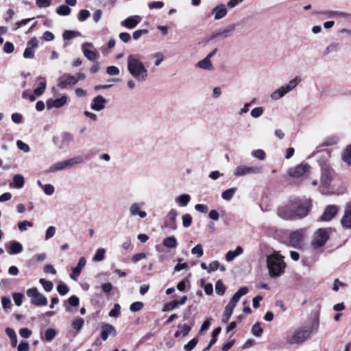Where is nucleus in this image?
<instances>
[{"label":"nucleus","instance_id":"1","mask_svg":"<svg viewBox=\"0 0 351 351\" xmlns=\"http://www.w3.org/2000/svg\"><path fill=\"white\" fill-rule=\"evenodd\" d=\"M309 207L308 202L297 200L279 209L278 215L285 220L300 219L308 215Z\"/></svg>","mask_w":351,"mask_h":351},{"label":"nucleus","instance_id":"35","mask_svg":"<svg viewBox=\"0 0 351 351\" xmlns=\"http://www.w3.org/2000/svg\"><path fill=\"white\" fill-rule=\"evenodd\" d=\"M197 66L201 69L207 70H213V66L211 63V61L208 60V58H206V57L197 62Z\"/></svg>","mask_w":351,"mask_h":351},{"label":"nucleus","instance_id":"6","mask_svg":"<svg viewBox=\"0 0 351 351\" xmlns=\"http://www.w3.org/2000/svg\"><path fill=\"white\" fill-rule=\"evenodd\" d=\"M83 158L82 156H75L70 159L59 161L52 165L48 169V173H55L60 171L71 169L75 165L82 162Z\"/></svg>","mask_w":351,"mask_h":351},{"label":"nucleus","instance_id":"11","mask_svg":"<svg viewBox=\"0 0 351 351\" xmlns=\"http://www.w3.org/2000/svg\"><path fill=\"white\" fill-rule=\"evenodd\" d=\"M306 237V232L305 229H299L290 234L289 242L291 246L295 248H301L303 242Z\"/></svg>","mask_w":351,"mask_h":351},{"label":"nucleus","instance_id":"23","mask_svg":"<svg viewBox=\"0 0 351 351\" xmlns=\"http://www.w3.org/2000/svg\"><path fill=\"white\" fill-rule=\"evenodd\" d=\"M86 47H90L93 48V45L91 43H84L82 44V49L84 56L89 60H95L98 56L97 53L93 50L88 49L86 48Z\"/></svg>","mask_w":351,"mask_h":351},{"label":"nucleus","instance_id":"34","mask_svg":"<svg viewBox=\"0 0 351 351\" xmlns=\"http://www.w3.org/2000/svg\"><path fill=\"white\" fill-rule=\"evenodd\" d=\"M5 333L10 339L12 346L14 348L16 347L17 345V337L14 329L11 328H6Z\"/></svg>","mask_w":351,"mask_h":351},{"label":"nucleus","instance_id":"40","mask_svg":"<svg viewBox=\"0 0 351 351\" xmlns=\"http://www.w3.org/2000/svg\"><path fill=\"white\" fill-rule=\"evenodd\" d=\"M236 191H237L236 188L228 189L222 193L221 197L225 200H230L233 197Z\"/></svg>","mask_w":351,"mask_h":351},{"label":"nucleus","instance_id":"16","mask_svg":"<svg viewBox=\"0 0 351 351\" xmlns=\"http://www.w3.org/2000/svg\"><path fill=\"white\" fill-rule=\"evenodd\" d=\"M338 213V208L335 205H328L326 207L323 214L320 217L322 221H330Z\"/></svg>","mask_w":351,"mask_h":351},{"label":"nucleus","instance_id":"9","mask_svg":"<svg viewBox=\"0 0 351 351\" xmlns=\"http://www.w3.org/2000/svg\"><path fill=\"white\" fill-rule=\"evenodd\" d=\"M263 171V167L258 166H246V165H239L237 166L233 172V174L236 177L245 176L250 174H259Z\"/></svg>","mask_w":351,"mask_h":351},{"label":"nucleus","instance_id":"39","mask_svg":"<svg viewBox=\"0 0 351 351\" xmlns=\"http://www.w3.org/2000/svg\"><path fill=\"white\" fill-rule=\"evenodd\" d=\"M226 287L223 285L222 280H219L216 282L215 291L218 295H223L226 291Z\"/></svg>","mask_w":351,"mask_h":351},{"label":"nucleus","instance_id":"19","mask_svg":"<svg viewBox=\"0 0 351 351\" xmlns=\"http://www.w3.org/2000/svg\"><path fill=\"white\" fill-rule=\"evenodd\" d=\"M178 215V213L175 209H171L167 214L168 220L165 222V226L171 230H176L177 228L176 217Z\"/></svg>","mask_w":351,"mask_h":351},{"label":"nucleus","instance_id":"49","mask_svg":"<svg viewBox=\"0 0 351 351\" xmlns=\"http://www.w3.org/2000/svg\"><path fill=\"white\" fill-rule=\"evenodd\" d=\"M252 332L256 337H261L263 334V328L259 323H256L252 328Z\"/></svg>","mask_w":351,"mask_h":351},{"label":"nucleus","instance_id":"24","mask_svg":"<svg viewBox=\"0 0 351 351\" xmlns=\"http://www.w3.org/2000/svg\"><path fill=\"white\" fill-rule=\"evenodd\" d=\"M44 90L34 89V91H32L31 89H27L23 93L22 96L24 99H29L31 101H34L37 97L43 94Z\"/></svg>","mask_w":351,"mask_h":351},{"label":"nucleus","instance_id":"36","mask_svg":"<svg viewBox=\"0 0 351 351\" xmlns=\"http://www.w3.org/2000/svg\"><path fill=\"white\" fill-rule=\"evenodd\" d=\"M25 180L22 175L16 174L13 177V184L15 188L21 189L24 186Z\"/></svg>","mask_w":351,"mask_h":351},{"label":"nucleus","instance_id":"33","mask_svg":"<svg viewBox=\"0 0 351 351\" xmlns=\"http://www.w3.org/2000/svg\"><path fill=\"white\" fill-rule=\"evenodd\" d=\"M191 200V196L188 194H182L176 198V202L182 207L186 206Z\"/></svg>","mask_w":351,"mask_h":351},{"label":"nucleus","instance_id":"59","mask_svg":"<svg viewBox=\"0 0 351 351\" xmlns=\"http://www.w3.org/2000/svg\"><path fill=\"white\" fill-rule=\"evenodd\" d=\"M16 145L19 149L23 151L25 153H27L29 152L30 149H29V145L27 143L23 142L22 141H20V140L17 141Z\"/></svg>","mask_w":351,"mask_h":351},{"label":"nucleus","instance_id":"30","mask_svg":"<svg viewBox=\"0 0 351 351\" xmlns=\"http://www.w3.org/2000/svg\"><path fill=\"white\" fill-rule=\"evenodd\" d=\"M23 251V246L22 245L17 241H12L10 245L9 250H8V252L10 254H19Z\"/></svg>","mask_w":351,"mask_h":351},{"label":"nucleus","instance_id":"27","mask_svg":"<svg viewBox=\"0 0 351 351\" xmlns=\"http://www.w3.org/2000/svg\"><path fill=\"white\" fill-rule=\"evenodd\" d=\"M227 9L223 4H220L216 6L212 10V13L214 14L215 20H220L227 14Z\"/></svg>","mask_w":351,"mask_h":351},{"label":"nucleus","instance_id":"47","mask_svg":"<svg viewBox=\"0 0 351 351\" xmlns=\"http://www.w3.org/2000/svg\"><path fill=\"white\" fill-rule=\"evenodd\" d=\"M191 253L193 255H196L199 258L202 257L204 254L202 245L201 244L196 245L194 247L192 248Z\"/></svg>","mask_w":351,"mask_h":351},{"label":"nucleus","instance_id":"28","mask_svg":"<svg viewBox=\"0 0 351 351\" xmlns=\"http://www.w3.org/2000/svg\"><path fill=\"white\" fill-rule=\"evenodd\" d=\"M318 14L319 15H324L327 18H332L337 16H341L343 17H345L346 19H351V14L345 13V12H335V11H324V12H318Z\"/></svg>","mask_w":351,"mask_h":351},{"label":"nucleus","instance_id":"10","mask_svg":"<svg viewBox=\"0 0 351 351\" xmlns=\"http://www.w3.org/2000/svg\"><path fill=\"white\" fill-rule=\"evenodd\" d=\"M53 143L60 149H64L73 142V136L69 132H63L60 136H56L53 137Z\"/></svg>","mask_w":351,"mask_h":351},{"label":"nucleus","instance_id":"56","mask_svg":"<svg viewBox=\"0 0 351 351\" xmlns=\"http://www.w3.org/2000/svg\"><path fill=\"white\" fill-rule=\"evenodd\" d=\"M32 227L33 223L28 221H23L18 223V227L21 232H24L27 230L26 227Z\"/></svg>","mask_w":351,"mask_h":351},{"label":"nucleus","instance_id":"26","mask_svg":"<svg viewBox=\"0 0 351 351\" xmlns=\"http://www.w3.org/2000/svg\"><path fill=\"white\" fill-rule=\"evenodd\" d=\"M332 180L331 171L328 168H323L322 170L321 175V184L324 187L329 186Z\"/></svg>","mask_w":351,"mask_h":351},{"label":"nucleus","instance_id":"17","mask_svg":"<svg viewBox=\"0 0 351 351\" xmlns=\"http://www.w3.org/2000/svg\"><path fill=\"white\" fill-rule=\"evenodd\" d=\"M236 26L232 24L223 29L222 31L213 34L210 38V40L225 39L230 36V34L235 30Z\"/></svg>","mask_w":351,"mask_h":351},{"label":"nucleus","instance_id":"21","mask_svg":"<svg viewBox=\"0 0 351 351\" xmlns=\"http://www.w3.org/2000/svg\"><path fill=\"white\" fill-rule=\"evenodd\" d=\"M141 21V18L138 15H135L128 17L125 21L121 23V25L128 29H133L137 26Z\"/></svg>","mask_w":351,"mask_h":351},{"label":"nucleus","instance_id":"13","mask_svg":"<svg viewBox=\"0 0 351 351\" xmlns=\"http://www.w3.org/2000/svg\"><path fill=\"white\" fill-rule=\"evenodd\" d=\"M145 206V203L141 202H134L129 208V212L130 215L133 217L138 216L141 219H144L147 217V213L143 210Z\"/></svg>","mask_w":351,"mask_h":351},{"label":"nucleus","instance_id":"32","mask_svg":"<svg viewBox=\"0 0 351 351\" xmlns=\"http://www.w3.org/2000/svg\"><path fill=\"white\" fill-rule=\"evenodd\" d=\"M341 158L343 161L346 163L347 165L351 167V144L346 147L343 150Z\"/></svg>","mask_w":351,"mask_h":351},{"label":"nucleus","instance_id":"62","mask_svg":"<svg viewBox=\"0 0 351 351\" xmlns=\"http://www.w3.org/2000/svg\"><path fill=\"white\" fill-rule=\"evenodd\" d=\"M197 339L196 338L192 339L187 344L184 346V350L186 351H191L197 343Z\"/></svg>","mask_w":351,"mask_h":351},{"label":"nucleus","instance_id":"41","mask_svg":"<svg viewBox=\"0 0 351 351\" xmlns=\"http://www.w3.org/2000/svg\"><path fill=\"white\" fill-rule=\"evenodd\" d=\"M24 295L21 293L15 292L12 293V298L14 300V304L17 306H20L23 304Z\"/></svg>","mask_w":351,"mask_h":351},{"label":"nucleus","instance_id":"46","mask_svg":"<svg viewBox=\"0 0 351 351\" xmlns=\"http://www.w3.org/2000/svg\"><path fill=\"white\" fill-rule=\"evenodd\" d=\"M290 89H277L274 91L271 97L273 99H278L285 95Z\"/></svg>","mask_w":351,"mask_h":351},{"label":"nucleus","instance_id":"15","mask_svg":"<svg viewBox=\"0 0 351 351\" xmlns=\"http://www.w3.org/2000/svg\"><path fill=\"white\" fill-rule=\"evenodd\" d=\"M67 102V97L66 95H62L60 98L56 99H49L46 101V106L48 110H50L53 108H60L64 106Z\"/></svg>","mask_w":351,"mask_h":351},{"label":"nucleus","instance_id":"18","mask_svg":"<svg viewBox=\"0 0 351 351\" xmlns=\"http://www.w3.org/2000/svg\"><path fill=\"white\" fill-rule=\"evenodd\" d=\"M101 337L103 341H106L109 335L116 336V328L111 324L104 323L101 326Z\"/></svg>","mask_w":351,"mask_h":351},{"label":"nucleus","instance_id":"51","mask_svg":"<svg viewBox=\"0 0 351 351\" xmlns=\"http://www.w3.org/2000/svg\"><path fill=\"white\" fill-rule=\"evenodd\" d=\"M121 313V306L118 304L114 305L113 308L109 312V316L112 317H117Z\"/></svg>","mask_w":351,"mask_h":351},{"label":"nucleus","instance_id":"38","mask_svg":"<svg viewBox=\"0 0 351 351\" xmlns=\"http://www.w3.org/2000/svg\"><path fill=\"white\" fill-rule=\"evenodd\" d=\"M84 324V320L82 317H78L75 319L72 323V327L76 330V331L78 332L82 328L83 325Z\"/></svg>","mask_w":351,"mask_h":351},{"label":"nucleus","instance_id":"52","mask_svg":"<svg viewBox=\"0 0 351 351\" xmlns=\"http://www.w3.org/2000/svg\"><path fill=\"white\" fill-rule=\"evenodd\" d=\"M340 48L339 44L337 43H332L330 44L325 50V53L328 54L331 52L337 51Z\"/></svg>","mask_w":351,"mask_h":351},{"label":"nucleus","instance_id":"5","mask_svg":"<svg viewBox=\"0 0 351 351\" xmlns=\"http://www.w3.org/2000/svg\"><path fill=\"white\" fill-rule=\"evenodd\" d=\"M249 290L247 287H241L230 299L229 303L225 308L223 315L222 316L221 321L223 323H227L232 315L234 308L237 306V304L239 301L241 296L247 294Z\"/></svg>","mask_w":351,"mask_h":351},{"label":"nucleus","instance_id":"44","mask_svg":"<svg viewBox=\"0 0 351 351\" xmlns=\"http://www.w3.org/2000/svg\"><path fill=\"white\" fill-rule=\"evenodd\" d=\"M57 332L55 329L53 328H48L45 333L44 339L47 341H51L52 339H54L56 337Z\"/></svg>","mask_w":351,"mask_h":351},{"label":"nucleus","instance_id":"2","mask_svg":"<svg viewBox=\"0 0 351 351\" xmlns=\"http://www.w3.org/2000/svg\"><path fill=\"white\" fill-rule=\"evenodd\" d=\"M267 267L271 278L280 276L285 272L286 267L284 256L278 252H274L269 255L267 257Z\"/></svg>","mask_w":351,"mask_h":351},{"label":"nucleus","instance_id":"57","mask_svg":"<svg viewBox=\"0 0 351 351\" xmlns=\"http://www.w3.org/2000/svg\"><path fill=\"white\" fill-rule=\"evenodd\" d=\"M43 190L46 195H51L54 193L55 189L52 184H46L43 186Z\"/></svg>","mask_w":351,"mask_h":351},{"label":"nucleus","instance_id":"29","mask_svg":"<svg viewBox=\"0 0 351 351\" xmlns=\"http://www.w3.org/2000/svg\"><path fill=\"white\" fill-rule=\"evenodd\" d=\"M243 252V248L241 246H237L235 250H230L226 253V259L227 261L230 262L233 261L237 256L241 255Z\"/></svg>","mask_w":351,"mask_h":351},{"label":"nucleus","instance_id":"31","mask_svg":"<svg viewBox=\"0 0 351 351\" xmlns=\"http://www.w3.org/2000/svg\"><path fill=\"white\" fill-rule=\"evenodd\" d=\"M162 245L169 249L176 248L178 245L177 239L173 236L167 237L164 239Z\"/></svg>","mask_w":351,"mask_h":351},{"label":"nucleus","instance_id":"8","mask_svg":"<svg viewBox=\"0 0 351 351\" xmlns=\"http://www.w3.org/2000/svg\"><path fill=\"white\" fill-rule=\"evenodd\" d=\"M27 297L31 300V304L37 306H46L48 303L47 298L40 293L38 289L32 287L26 291Z\"/></svg>","mask_w":351,"mask_h":351},{"label":"nucleus","instance_id":"64","mask_svg":"<svg viewBox=\"0 0 351 351\" xmlns=\"http://www.w3.org/2000/svg\"><path fill=\"white\" fill-rule=\"evenodd\" d=\"M58 292L62 295H64L69 292V288L68 287L64 284H60L57 287Z\"/></svg>","mask_w":351,"mask_h":351},{"label":"nucleus","instance_id":"60","mask_svg":"<svg viewBox=\"0 0 351 351\" xmlns=\"http://www.w3.org/2000/svg\"><path fill=\"white\" fill-rule=\"evenodd\" d=\"M56 229L54 226H49L45 233V240H49L52 238L56 234Z\"/></svg>","mask_w":351,"mask_h":351},{"label":"nucleus","instance_id":"48","mask_svg":"<svg viewBox=\"0 0 351 351\" xmlns=\"http://www.w3.org/2000/svg\"><path fill=\"white\" fill-rule=\"evenodd\" d=\"M39 282L43 285L44 289L49 292L51 291L53 287V285L51 281H47L44 278H40Z\"/></svg>","mask_w":351,"mask_h":351},{"label":"nucleus","instance_id":"55","mask_svg":"<svg viewBox=\"0 0 351 351\" xmlns=\"http://www.w3.org/2000/svg\"><path fill=\"white\" fill-rule=\"evenodd\" d=\"M252 156L259 160H264L265 158V153L263 149H256L252 152Z\"/></svg>","mask_w":351,"mask_h":351},{"label":"nucleus","instance_id":"63","mask_svg":"<svg viewBox=\"0 0 351 351\" xmlns=\"http://www.w3.org/2000/svg\"><path fill=\"white\" fill-rule=\"evenodd\" d=\"M263 110L262 108L257 107V108H253L251 110L250 114H251L252 117H253L254 118H258L259 117H261L263 114Z\"/></svg>","mask_w":351,"mask_h":351},{"label":"nucleus","instance_id":"25","mask_svg":"<svg viewBox=\"0 0 351 351\" xmlns=\"http://www.w3.org/2000/svg\"><path fill=\"white\" fill-rule=\"evenodd\" d=\"M106 103V99L101 95H98L93 99L91 108L96 111H100L105 108Z\"/></svg>","mask_w":351,"mask_h":351},{"label":"nucleus","instance_id":"53","mask_svg":"<svg viewBox=\"0 0 351 351\" xmlns=\"http://www.w3.org/2000/svg\"><path fill=\"white\" fill-rule=\"evenodd\" d=\"M143 306L144 304L142 302H135L130 305V310L132 312H137L141 310L143 308Z\"/></svg>","mask_w":351,"mask_h":351},{"label":"nucleus","instance_id":"58","mask_svg":"<svg viewBox=\"0 0 351 351\" xmlns=\"http://www.w3.org/2000/svg\"><path fill=\"white\" fill-rule=\"evenodd\" d=\"M90 16V12L87 10H82L80 11L78 14V20L80 21H84L87 19Z\"/></svg>","mask_w":351,"mask_h":351},{"label":"nucleus","instance_id":"42","mask_svg":"<svg viewBox=\"0 0 351 351\" xmlns=\"http://www.w3.org/2000/svg\"><path fill=\"white\" fill-rule=\"evenodd\" d=\"M80 35V33L75 31L72 30H66L63 33V38L66 40H69L73 38L75 36H78Z\"/></svg>","mask_w":351,"mask_h":351},{"label":"nucleus","instance_id":"22","mask_svg":"<svg viewBox=\"0 0 351 351\" xmlns=\"http://www.w3.org/2000/svg\"><path fill=\"white\" fill-rule=\"evenodd\" d=\"M86 260L84 257H81L78 261L76 267L72 269V273L70 274V278L73 280H77V277L80 276L82 268L86 265Z\"/></svg>","mask_w":351,"mask_h":351},{"label":"nucleus","instance_id":"54","mask_svg":"<svg viewBox=\"0 0 351 351\" xmlns=\"http://www.w3.org/2000/svg\"><path fill=\"white\" fill-rule=\"evenodd\" d=\"M1 304L4 310L10 309L12 307L11 300L6 296H3L1 298Z\"/></svg>","mask_w":351,"mask_h":351},{"label":"nucleus","instance_id":"43","mask_svg":"<svg viewBox=\"0 0 351 351\" xmlns=\"http://www.w3.org/2000/svg\"><path fill=\"white\" fill-rule=\"evenodd\" d=\"M105 254L106 250L104 248L98 249L93 257V261L97 262L103 261L105 258Z\"/></svg>","mask_w":351,"mask_h":351},{"label":"nucleus","instance_id":"14","mask_svg":"<svg viewBox=\"0 0 351 351\" xmlns=\"http://www.w3.org/2000/svg\"><path fill=\"white\" fill-rule=\"evenodd\" d=\"M309 169L307 164H300L294 167L290 168L288 173L291 177L298 178L303 176Z\"/></svg>","mask_w":351,"mask_h":351},{"label":"nucleus","instance_id":"61","mask_svg":"<svg viewBox=\"0 0 351 351\" xmlns=\"http://www.w3.org/2000/svg\"><path fill=\"white\" fill-rule=\"evenodd\" d=\"M178 305V302L176 300H173L172 302H170L167 304H166L163 308L164 311H171L177 307Z\"/></svg>","mask_w":351,"mask_h":351},{"label":"nucleus","instance_id":"20","mask_svg":"<svg viewBox=\"0 0 351 351\" xmlns=\"http://www.w3.org/2000/svg\"><path fill=\"white\" fill-rule=\"evenodd\" d=\"M341 223L346 228H351V205L347 204L344 209L343 215L341 219Z\"/></svg>","mask_w":351,"mask_h":351},{"label":"nucleus","instance_id":"3","mask_svg":"<svg viewBox=\"0 0 351 351\" xmlns=\"http://www.w3.org/2000/svg\"><path fill=\"white\" fill-rule=\"evenodd\" d=\"M130 73L138 81H145L147 77V69L136 55H130L127 58Z\"/></svg>","mask_w":351,"mask_h":351},{"label":"nucleus","instance_id":"37","mask_svg":"<svg viewBox=\"0 0 351 351\" xmlns=\"http://www.w3.org/2000/svg\"><path fill=\"white\" fill-rule=\"evenodd\" d=\"M56 13L61 16H67L71 13V8L66 5H61L57 8Z\"/></svg>","mask_w":351,"mask_h":351},{"label":"nucleus","instance_id":"7","mask_svg":"<svg viewBox=\"0 0 351 351\" xmlns=\"http://www.w3.org/2000/svg\"><path fill=\"white\" fill-rule=\"evenodd\" d=\"M330 229L319 228L313 233L311 245L315 250L323 247L330 237Z\"/></svg>","mask_w":351,"mask_h":351},{"label":"nucleus","instance_id":"50","mask_svg":"<svg viewBox=\"0 0 351 351\" xmlns=\"http://www.w3.org/2000/svg\"><path fill=\"white\" fill-rule=\"evenodd\" d=\"M182 221L183 226L188 228L192 223V217L189 214H184L182 217Z\"/></svg>","mask_w":351,"mask_h":351},{"label":"nucleus","instance_id":"4","mask_svg":"<svg viewBox=\"0 0 351 351\" xmlns=\"http://www.w3.org/2000/svg\"><path fill=\"white\" fill-rule=\"evenodd\" d=\"M311 331L306 328H298L287 334L285 341L287 345H299L310 339Z\"/></svg>","mask_w":351,"mask_h":351},{"label":"nucleus","instance_id":"45","mask_svg":"<svg viewBox=\"0 0 351 351\" xmlns=\"http://www.w3.org/2000/svg\"><path fill=\"white\" fill-rule=\"evenodd\" d=\"M302 81V78L300 76H295L293 79L291 80L285 88H295L299 86L300 82Z\"/></svg>","mask_w":351,"mask_h":351},{"label":"nucleus","instance_id":"12","mask_svg":"<svg viewBox=\"0 0 351 351\" xmlns=\"http://www.w3.org/2000/svg\"><path fill=\"white\" fill-rule=\"evenodd\" d=\"M83 74H77L76 76L64 75L59 79L58 88H66L68 86L75 84L80 79H84Z\"/></svg>","mask_w":351,"mask_h":351}]
</instances>
